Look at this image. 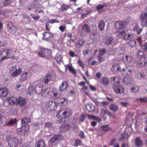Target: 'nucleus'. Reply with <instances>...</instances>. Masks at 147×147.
Listing matches in <instances>:
<instances>
[{
    "instance_id": "obj_1",
    "label": "nucleus",
    "mask_w": 147,
    "mask_h": 147,
    "mask_svg": "<svg viewBox=\"0 0 147 147\" xmlns=\"http://www.w3.org/2000/svg\"><path fill=\"white\" fill-rule=\"evenodd\" d=\"M43 85L42 82L36 84L34 83L33 84L30 85L28 88V92L30 94H31L33 91L37 94H40L42 90V88Z\"/></svg>"
},
{
    "instance_id": "obj_2",
    "label": "nucleus",
    "mask_w": 147,
    "mask_h": 147,
    "mask_svg": "<svg viewBox=\"0 0 147 147\" xmlns=\"http://www.w3.org/2000/svg\"><path fill=\"white\" fill-rule=\"evenodd\" d=\"M30 121V119L28 117L24 118L21 119L22 126L20 129H18L19 134L23 136L26 135V133L28 130V126H27V125Z\"/></svg>"
},
{
    "instance_id": "obj_3",
    "label": "nucleus",
    "mask_w": 147,
    "mask_h": 147,
    "mask_svg": "<svg viewBox=\"0 0 147 147\" xmlns=\"http://www.w3.org/2000/svg\"><path fill=\"white\" fill-rule=\"evenodd\" d=\"M6 140L8 143V145L11 147H16L18 143H21V142L20 140L19 141L18 139L15 137L7 136Z\"/></svg>"
},
{
    "instance_id": "obj_4",
    "label": "nucleus",
    "mask_w": 147,
    "mask_h": 147,
    "mask_svg": "<svg viewBox=\"0 0 147 147\" xmlns=\"http://www.w3.org/2000/svg\"><path fill=\"white\" fill-rule=\"evenodd\" d=\"M22 69L19 67L16 66L12 67H11L9 73L13 77H15L19 76L21 73Z\"/></svg>"
},
{
    "instance_id": "obj_5",
    "label": "nucleus",
    "mask_w": 147,
    "mask_h": 147,
    "mask_svg": "<svg viewBox=\"0 0 147 147\" xmlns=\"http://www.w3.org/2000/svg\"><path fill=\"white\" fill-rule=\"evenodd\" d=\"M130 21L129 20L125 21L117 22L115 24L116 28L118 29L121 30H126V28L125 26V25H128L130 23Z\"/></svg>"
},
{
    "instance_id": "obj_6",
    "label": "nucleus",
    "mask_w": 147,
    "mask_h": 147,
    "mask_svg": "<svg viewBox=\"0 0 147 147\" xmlns=\"http://www.w3.org/2000/svg\"><path fill=\"white\" fill-rule=\"evenodd\" d=\"M134 69L133 67L131 65H126L125 68L121 71V74L125 75L130 74Z\"/></svg>"
},
{
    "instance_id": "obj_7",
    "label": "nucleus",
    "mask_w": 147,
    "mask_h": 147,
    "mask_svg": "<svg viewBox=\"0 0 147 147\" xmlns=\"http://www.w3.org/2000/svg\"><path fill=\"white\" fill-rule=\"evenodd\" d=\"M62 115L65 118L70 117L72 114V111L68 108H66L62 111Z\"/></svg>"
},
{
    "instance_id": "obj_8",
    "label": "nucleus",
    "mask_w": 147,
    "mask_h": 147,
    "mask_svg": "<svg viewBox=\"0 0 147 147\" xmlns=\"http://www.w3.org/2000/svg\"><path fill=\"white\" fill-rule=\"evenodd\" d=\"M118 42L117 40L113 37H110L106 40L105 44L107 45H109L112 46H114L117 45Z\"/></svg>"
},
{
    "instance_id": "obj_9",
    "label": "nucleus",
    "mask_w": 147,
    "mask_h": 147,
    "mask_svg": "<svg viewBox=\"0 0 147 147\" xmlns=\"http://www.w3.org/2000/svg\"><path fill=\"white\" fill-rule=\"evenodd\" d=\"M55 79V74L53 72L47 75L44 79L45 83L47 84L50 80H53Z\"/></svg>"
},
{
    "instance_id": "obj_10",
    "label": "nucleus",
    "mask_w": 147,
    "mask_h": 147,
    "mask_svg": "<svg viewBox=\"0 0 147 147\" xmlns=\"http://www.w3.org/2000/svg\"><path fill=\"white\" fill-rule=\"evenodd\" d=\"M31 76V74L30 72H24L21 76L20 80L22 82L28 80L30 78Z\"/></svg>"
},
{
    "instance_id": "obj_11",
    "label": "nucleus",
    "mask_w": 147,
    "mask_h": 147,
    "mask_svg": "<svg viewBox=\"0 0 147 147\" xmlns=\"http://www.w3.org/2000/svg\"><path fill=\"white\" fill-rule=\"evenodd\" d=\"M113 89L114 91L117 94H120L124 91L123 86L121 85L114 86Z\"/></svg>"
},
{
    "instance_id": "obj_12",
    "label": "nucleus",
    "mask_w": 147,
    "mask_h": 147,
    "mask_svg": "<svg viewBox=\"0 0 147 147\" xmlns=\"http://www.w3.org/2000/svg\"><path fill=\"white\" fill-rule=\"evenodd\" d=\"M131 29L136 32L138 34H139L142 30V28H140L138 24L136 23H134L131 26Z\"/></svg>"
},
{
    "instance_id": "obj_13",
    "label": "nucleus",
    "mask_w": 147,
    "mask_h": 147,
    "mask_svg": "<svg viewBox=\"0 0 147 147\" xmlns=\"http://www.w3.org/2000/svg\"><path fill=\"white\" fill-rule=\"evenodd\" d=\"M134 144L136 147H142L143 146L142 141L139 137H137L134 139Z\"/></svg>"
},
{
    "instance_id": "obj_14",
    "label": "nucleus",
    "mask_w": 147,
    "mask_h": 147,
    "mask_svg": "<svg viewBox=\"0 0 147 147\" xmlns=\"http://www.w3.org/2000/svg\"><path fill=\"white\" fill-rule=\"evenodd\" d=\"M27 101V100L25 98L20 97L17 98L16 105H19L20 106H23L25 105Z\"/></svg>"
},
{
    "instance_id": "obj_15",
    "label": "nucleus",
    "mask_w": 147,
    "mask_h": 147,
    "mask_svg": "<svg viewBox=\"0 0 147 147\" xmlns=\"http://www.w3.org/2000/svg\"><path fill=\"white\" fill-rule=\"evenodd\" d=\"M141 19L142 26L147 27V13L142 14L141 16Z\"/></svg>"
},
{
    "instance_id": "obj_16",
    "label": "nucleus",
    "mask_w": 147,
    "mask_h": 147,
    "mask_svg": "<svg viewBox=\"0 0 147 147\" xmlns=\"http://www.w3.org/2000/svg\"><path fill=\"white\" fill-rule=\"evenodd\" d=\"M147 63V57H142L138 61V65L140 67L143 66Z\"/></svg>"
},
{
    "instance_id": "obj_17",
    "label": "nucleus",
    "mask_w": 147,
    "mask_h": 147,
    "mask_svg": "<svg viewBox=\"0 0 147 147\" xmlns=\"http://www.w3.org/2000/svg\"><path fill=\"white\" fill-rule=\"evenodd\" d=\"M17 98L15 97H12L9 98H8L6 101L7 104L11 105H12L16 104Z\"/></svg>"
},
{
    "instance_id": "obj_18",
    "label": "nucleus",
    "mask_w": 147,
    "mask_h": 147,
    "mask_svg": "<svg viewBox=\"0 0 147 147\" xmlns=\"http://www.w3.org/2000/svg\"><path fill=\"white\" fill-rule=\"evenodd\" d=\"M68 86V84L65 81H63L59 86V90L60 92L66 90Z\"/></svg>"
},
{
    "instance_id": "obj_19",
    "label": "nucleus",
    "mask_w": 147,
    "mask_h": 147,
    "mask_svg": "<svg viewBox=\"0 0 147 147\" xmlns=\"http://www.w3.org/2000/svg\"><path fill=\"white\" fill-rule=\"evenodd\" d=\"M70 126L66 124H63L59 127L60 131L61 132H65L70 128Z\"/></svg>"
},
{
    "instance_id": "obj_20",
    "label": "nucleus",
    "mask_w": 147,
    "mask_h": 147,
    "mask_svg": "<svg viewBox=\"0 0 147 147\" xmlns=\"http://www.w3.org/2000/svg\"><path fill=\"white\" fill-rule=\"evenodd\" d=\"M8 93V90L6 88H2L0 89V96L5 97Z\"/></svg>"
},
{
    "instance_id": "obj_21",
    "label": "nucleus",
    "mask_w": 147,
    "mask_h": 147,
    "mask_svg": "<svg viewBox=\"0 0 147 147\" xmlns=\"http://www.w3.org/2000/svg\"><path fill=\"white\" fill-rule=\"evenodd\" d=\"M45 145V142L43 140L41 139L36 142L35 147H44Z\"/></svg>"
},
{
    "instance_id": "obj_22",
    "label": "nucleus",
    "mask_w": 147,
    "mask_h": 147,
    "mask_svg": "<svg viewBox=\"0 0 147 147\" xmlns=\"http://www.w3.org/2000/svg\"><path fill=\"white\" fill-rule=\"evenodd\" d=\"M120 68L119 64L115 63L113 65L111 68V70L113 72L115 73L119 71Z\"/></svg>"
},
{
    "instance_id": "obj_23",
    "label": "nucleus",
    "mask_w": 147,
    "mask_h": 147,
    "mask_svg": "<svg viewBox=\"0 0 147 147\" xmlns=\"http://www.w3.org/2000/svg\"><path fill=\"white\" fill-rule=\"evenodd\" d=\"M105 22L103 20L100 21L98 23V28L100 31H103L104 30L105 27Z\"/></svg>"
},
{
    "instance_id": "obj_24",
    "label": "nucleus",
    "mask_w": 147,
    "mask_h": 147,
    "mask_svg": "<svg viewBox=\"0 0 147 147\" xmlns=\"http://www.w3.org/2000/svg\"><path fill=\"white\" fill-rule=\"evenodd\" d=\"M82 30L87 33H89L91 32V30L89 25L86 24L82 26Z\"/></svg>"
},
{
    "instance_id": "obj_25",
    "label": "nucleus",
    "mask_w": 147,
    "mask_h": 147,
    "mask_svg": "<svg viewBox=\"0 0 147 147\" xmlns=\"http://www.w3.org/2000/svg\"><path fill=\"white\" fill-rule=\"evenodd\" d=\"M16 90L17 91H20L22 93L24 90L25 88L22 84H18L16 87Z\"/></svg>"
},
{
    "instance_id": "obj_26",
    "label": "nucleus",
    "mask_w": 147,
    "mask_h": 147,
    "mask_svg": "<svg viewBox=\"0 0 147 147\" xmlns=\"http://www.w3.org/2000/svg\"><path fill=\"white\" fill-rule=\"evenodd\" d=\"M132 81V80L130 77H125L123 79V82L124 84L125 85L131 83Z\"/></svg>"
},
{
    "instance_id": "obj_27",
    "label": "nucleus",
    "mask_w": 147,
    "mask_h": 147,
    "mask_svg": "<svg viewBox=\"0 0 147 147\" xmlns=\"http://www.w3.org/2000/svg\"><path fill=\"white\" fill-rule=\"evenodd\" d=\"M84 42V41L82 39H79L76 44V46L77 48H80Z\"/></svg>"
},
{
    "instance_id": "obj_28",
    "label": "nucleus",
    "mask_w": 147,
    "mask_h": 147,
    "mask_svg": "<svg viewBox=\"0 0 147 147\" xmlns=\"http://www.w3.org/2000/svg\"><path fill=\"white\" fill-rule=\"evenodd\" d=\"M86 109L89 112H93L94 111V107L92 104H88L86 106Z\"/></svg>"
},
{
    "instance_id": "obj_29",
    "label": "nucleus",
    "mask_w": 147,
    "mask_h": 147,
    "mask_svg": "<svg viewBox=\"0 0 147 147\" xmlns=\"http://www.w3.org/2000/svg\"><path fill=\"white\" fill-rule=\"evenodd\" d=\"M55 59L58 63H60L62 61V57L59 53H57L55 57Z\"/></svg>"
},
{
    "instance_id": "obj_30",
    "label": "nucleus",
    "mask_w": 147,
    "mask_h": 147,
    "mask_svg": "<svg viewBox=\"0 0 147 147\" xmlns=\"http://www.w3.org/2000/svg\"><path fill=\"white\" fill-rule=\"evenodd\" d=\"M109 109L111 111L115 112L118 109V107L116 104H111L109 106Z\"/></svg>"
},
{
    "instance_id": "obj_31",
    "label": "nucleus",
    "mask_w": 147,
    "mask_h": 147,
    "mask_svg": "<svg viewBox=\"0 0 147 147\" xmlns=\"http://www.w3.org/2000/svg\"><path fill=\"white\" fill-rule=\"evenodd\" d=\"M61 92L60 91L58 92H52L53 96L55 99H57L60 97L61 95Z\"/></svg>"
},
{
    "instance_id": "obj_32",
    "label": "nucleus",
    "mask_w": 147,
    "mask_h": 147,
    "mask_svg": "<svg viewBox=\"0 0 147 147\" xmlns=\"http://www.w3.org/2000/svg\"><path fill=\"white\" fill-rule=\"evenodd\" d=\"M41 49L46 54L47 57L51 53V49L43 48H41Z\"/></svg>"
},
{
    "instance_id": "obj_33",
    "label": "nucleus",
    "mask_w": 147,
    "mask_h": 147,
    "mask_svg": "<svg viewBox=\"0 0 147 147\" xmlns=\"http://www.w3.org/2000/svg\"><path fill=\"white\" fill-rule=\"evenodd\" d=\"M50 89L49 88H47L45 89L42 92V96L44 97H47L50 93Z\"/></svg>"
},
{
    "instance_id": "obj_34",
    "label": "nucleus",
    "mask_w": 147,
    "mask_h": 147,
    "mask_svg": "<svg viewBox=\"0 0 147 147\" xmlns=\"http://www.w3.org/2000/svg\"><path fill=\"white\" fill-rule=\"evenodd\" d=\"M13 1L12 0H4V2L3 3V5L1 6V7H6L11 4Z\"/></svg>"
},
{
    "instance_id": "obj_35",
    "label": "nucleus",
    "mask_w": 147,
    "mask_h": 147,
    "mask_svg": "<svg viewBox=\"0 0 147 147\" xmlns=\"http://www.w3.org/2000/svg\"><path fill=\"white\" fill-rule=\"evenodd\" d=\"M139 87L138 86L135 85L133 86L130 89V90L133 92H137L139 90Z\"/></svg>"
},
{
    "instance_id": "obj_36",
    "label": "nucleus",
    "mask_w": 147,
    "mask_h": 147,
    "mask_svg": "<svg viewBox=\"0 0 147 147\" xmlns=\"http://www.w3.org/2000/svg\"><path fill=\"white\" fill-rule=\"evenodd\" d=\"M109 112L108 110L104 109H102L101 111L100 115L101 116L103 117L106 115L107 114L108 115H109Z\"/></svg>"
},
{
    "instance_id": "obj_37",
    "label": "nucleus",
    "mask_w": 147,
    "mask_h": 147,
    "mask_svg": "<svg viewBox=\"0 0 147 147\" xmlns=\"http://www.w3.org/2000/svg\"><path fill=\"white\" fill-rule=\"evenodd\" d=\"M61 136L60 135H57L55 136L50 140V142L51 143H54L57 140L59 139V138Z\"/></svg>"
},
{
    "instance_id": "obj_38",
    "label": "nucleus",
    "mask_w": 147,
    "mask_h": 147,
    "mask_svg": "<svg viewBox=\"0 0 147 147\" xmlns=\"http://www.w3.org/2000/svg\"><path fill=\"white\" fill-rule=\"evenodd\" d=\"M67 67L69 71L72 72L73 74H75L76 72L75 71L74 68L71 65H67Z\"/></svg>"
},
{
    "instance_id": "obj_39",
    "label": "nucleus",
    "mask_w": 147,
    "mask_h": 147,
    "mask_svg": "<svg viewBox=\"0 0 147 147\" xmlns=\"http://www.w3.org/2000/svg\"><path fill=\"white\" fill-rule=\"evenodd\" d=\"M109 80L107 78H104L102 81V84L103 85L106 86L109 83Z\"/></svg>"
},
{
    "instance_id": "obj_40",
    "label": "nucleus",
    "mask_w": 147,
    "mask_h": 147,
    "mask_svg": "<svg viewBox=\"0 0 147 147\" xmlns=\"http://www.w3.org/2000/svg\"><path fill=\"white\" fill-rule=\"evenodd\" d=\"M70 5H67L65 4L62 5L61 7V10L62 11H64L70 8Z\"/></svg>"
},
{
    "instance_id": "obj_41",
    "label": "nucleus",
    "mask_w": 147,
    "mask_h": 147,
    "mask_svg": "<svg viewBox=\"0 0 147 147\" xmlns=\"http://www.w3.org/2000/svg\"><path fill=\"white\" fill-rule=\"evenodd\" d=\"M133 37V35L129 34H126L123 36V38L125 40H129L132 38Z\"/></svg>"
},
{
    "instance_id": "obj_42",
    "label": "nucleus",
    "mask_w": 147,
    "mask_h": 147,
    "mask_svg": "<svg viewBox=\"0 0 147 147\" xmlns=\"http://www.w3.org/2000/svg\"><path fill=\"white\" fill-rule=\"evenodd\" d=\"M7 121V118L5 117L0 115V123H6Z\"/></svg>"
},
{
    "instance_id": "obj_43",
    "label": "nucleus",
    "mask_w": 147,
    "mask_h": 147,
    "mask_svg": "<svg viewBox=\"0 0 147 147\" xmlns=\"http://www.w3.org/2000/svg\"><path fill=\"white\" fill-rule=\"evenodd\" d=\"M16 122L15 120L11 119L10 120L8 123L5 124L4 125L6 126H11L12 125L15 124Z\"/></svg>"
},
{
    "instance_id": "obj_44",
    "label": "nucleus",
    "mask_w": 147,
    "mask_h": 147,
    "mask_svg": "<svg viewBox=\"0 0 147 147\" xmlns=\"http://www.w3.org/2000/svg\"><path fill=\"white\" fill-rule=\"evenodd\" d=\"M102 130L105 131H106L111 129V127L107 125H102L101 126Z\"/></svg>"
},
{
    "instance_id": "obj_45",
    "label": "nucleus",
    "mask_w": 147,
    "mask_h": 147,
    "mask_svg": "<svg viewBox=\"0 0 147 147\" xmlns=\"http://www.w3.org/2000/svg\"><path fill=\"white\" fill-rule=\"evenodd\" d=\"M13 52V49L11 48L7 49L6 48V50L5 52L6 55L9 56L11 55L12 53Z\"/></svg>"
},
{
    "instance_id": "obj_46",
    "label": "nucleus",
    "mask_w": 147,
    "mask_h": 147,
    "mask_svg": "<svg viewBox=\"0 0 147 147\" xmlns=\"http://www.w3.org/2000/svg\"><path fill=\"white\" fill-rule=\"evenodd\" d=\"M118 50L119 51V55L123 54L125 52V49L124 48L122 47H119Z\"/></svg>"
},
{
    "instance_id": "obj_47",
    "label": "nucleus",
    "mask_w": 147,
    "mask_h": 147,
    "mask_svg": "<svg viewBox=\"0 0 147 147\" xmlns=\"http://www.w3.org/2000/svg\"><path fill=\"white\" fill-rule=\"evenodd\" d=\"M127 135L125 133H124L122 134L119 138V140L121 142L125 140V138L127 137Z\"/></svg>"
},
{
    "instance_id": "obj_48",
    "label": "nucleus",
    "mask_w": 147,
    "mask_h": 147,
    "mask_svg": "<svg viewBox=\"0 0 147 147\" xmlns=\"http://www.w3.org/2000/svg\"><path fill=\"white\" fill-rule=\"evenodd\" d=\"M85 116L84 114H82L79 118V120L80 122H83L85 119Z\"/></svg>"
},
{
    "instance_id": "obj_49",
    "label": "nucleus",
    "mask_w": 147,
    "mask_h": 147,
    "mask_svg": "<svg viewBox=\"0 0 147 147\" xmlns=\"http://www.w3.org/2000/svg\"><path fill=\"white\" fill-rule=\"evenodd\" d=\"M125 30H122L121 31H118L117 32V35L119 36H122L125 33Z\"/></svg>"
},
{
    "instance_id": "obj_50",
    "label": "nucleus",
    "mask_w": 147,
    "mask_h": 147,
    "mask_svg": "<svg viewBox=\"0 0 147 147\" xmlns=\"http://www.w3.org/2000/svg\"><path fill=\"white\" fill-rule=\"evenodd\" d=\"M42 51L39 52L38 53V55L42 58L45 57L46 58L47 57L46 55V54H45L44 53H42Z\"/></svg>"
},
{
    "instance_id": "obj_51",
    "label": "nucleus",
    "mask_w": 147,
    "mask_h": 147,
    "mask_svg": "<svg viewBox=\"0 0 147 147\" xmlns=\"http://www.w3.org/2000/svg\"><path fill=\"white\" fill-rule=\"evenodd\" d=\"M48 105L49 107L52 108L53 107H54L55 106V103L54 102L51 101L49 102Z\"/></svg>"
},
{
    "instance_id": "obj_52",
    "label": "nucleus",
    "mask_w": 147,
    "mask_h": 147,
    "mask_svg": "<svg viewBox=\"0 0 147 147\" xmlns=\"http://www.w3.org/2000/svg\"><path fill=\"white\" fill-rule=\"evenodd\" d=\"M140 47L142 48L144 51H147V42L145 43L143 45H141V46H140Z\"/></svg>"
},
{
    "instance_id": "obj_53",
    "label": "nucleus",
    "mask_w": 147,
    "mask_h": 147,
    "mask_svg": "<svg viewBox=\"0 0 147 147\" xmlns=\"http://www.w3.org/2000/svg\"><path fill=\"white\" fill-rule=\"evenodd\" d=\"M6 47L2 48L0 49V55H3L4 52H6Z\"/></svg>"
},
{
    "instance_id": "obj_54",
    "label": "nucleus",
    "mask_w": 147,
    "mask_h": 147,
    "mask_svg": "<svg viewBox=\"0 0 147 147\" xmlns=\"http://www.w3.org/2000/svg\"><path fill=\"white\" fill-rule=\"evenodd\" d=\"M121 104L124 107H127L130 105V104L128 102H120Z\"/></svg>"
},
{
    "instance_id": "obj_55",
    "label": "nucleus",
    "mask_w": 147,
    "mask_h": 147,
    "mask_svg": "<svg viewBox=\"0 0 147 147\" xmlns=\"http://www.w3.org/2000/svg\"><path fill=\"white\" fill-rule=\"evenodd\" d=\"M33 126L34 127V129H37L40 128L39 123H35L33 124Z\"/></svg>"
},
{
    "instance_id": "obj_56",
    "label": "nucleus",
    "mask_w": 147,
    "mask_h": 147,
    "mask_svg": "<svg viewBox=\"0 0 147 147\" xmlns=\"http://www.w3.org/2000/svg\"><path fill=\"white\" fill-rule=\"evenodd\" d=\"M106 6V5L105 4H102L101 5H98L97 6L96 9L98 10H100L102 9L105 6Z\"/></svg>"
},
{
    "instance_id": "obj_57",
    "label": "nucleus",
    "mask_w": 147,
    "mask_h": 147,
    "mask_svg": "<svg viewBox=\"0 0 147 147\" xmlns=\"http://www.w3.org/2000/svg\"><path fill=\"white\" fill-rule=\"evenodd\" d=\"M142 37L140 36L139 37H138L136 39V41L140 45L139 46H141V45L142 44Z\"/></svg>"
},
{
    "instance_id": "obj_58",
    "label": "nucleus",
    "mask_w": 147,
    "mask_h": 147,
    "mask_svg": "<svg viewBox=\"0 0 147 147\" xmlns=\"http://www.w3.org/2000/svg\"><path fill=\"white\" fill-rule=\"evenodd\" d=\"M75 143L76 144L74 145L75 146H77V145H80L81 144V141L79 139H77L75 141Z\"/></svg>"
},
{
    "instance_id": "obj_59",
    "label": "nucleus",
    "mask_w": 147,
    "mask_h": 147,
    "mask_svg": "<svg viewBox=\"0 0 147 147\" xmlns=\"http://www.w3.org/2000/svg\"><path fill=\"white\" fill-rule=\"evenodd\" d=\"M46 35H49V38L52 37L53 36V34L49 32H45L43 34V36H46Z\"/></svg>"
},
{
    "instance_id": "obj_60",
    "label": "nucleus",
    "mask_w": 147,
    "mask_h": 147,
    "mask_svg": "<svg viewBox=\"0 0 147 147\" xmlns=\"http://www.w3.org/2000/svg\"><path fill=\"white\" fill-rule=\"evenodd\" d=\"M140 101L141 102H147V97H144V98H141L140 99Z\"/></svg>"
},
{
    "instance_id": "obj_61",
    "label": "nucleus",
    "mask_w": 147,
    "mask_h": 147,
    "mask_svg": "<svg viewBox=\"0 0 147 147\" xmlns=\"http://www.w3.org/2000/svg\"><path fill=\"white\" fill-rule=\"evenodd\" d=\"M145 54L144 51H139L138 53V55L140 56H143Z\"/></svg>"
},
{
    "instance_id": "obj_62",
    "label": "nucleus",
    "mask_w": 147,
    "mask_h": 147,
    "mask_svg": "<svg viewBox=\"0 0 147 147\" xmlns=\"http://www.w3.org/2000/svg\"><path fill=\"white\" fill-rule=\"evenodd\" d=\"M58 23L59 22V21L57 20L56 19H52L49 21V23Z\"/></svg>"
},
{
    "instance_id": "obj_63",
    "label": "nucleus",
    "mask_w": 147,
    "mask_h": 147,
    "mask_svg": "<svg viewBox=\"0 0 147 147\" xmlns=\"http://www.w3.org/2000/svg\"><path fill=\"white\" fill-rule=\"evenodd\" d=\"M66 27L65 26H60L59 27V29L62 32H64L65 29Z\"/></svg>"
},
{
    "instance_id": "obj_64",
    "label": "nucleus",
    "mask_w": 147,
    "mask_h": 147,
    "mask_svg": "<svg viewBox=\"0 0 147 147\" xmlns=\"http://www.w3.org/2000/svg\"><path fill=\"white\" fill-rule=\"evenodd\" d=\"M129 143L127 142V143H123L121 147H129Z\"/></svg>"
}]
</instances>
